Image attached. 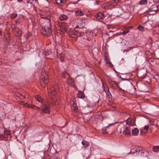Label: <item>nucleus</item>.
<instances>
[{
    "instance_id": "a19ab883",
    "label": "nucleus",
    "mask_w": 159,
    "mask_h": 159,
    "mask_svg": "<svg viewBox=\"0 0 159 159\" xmlns=\"http://www.w3.org/2000/svg\"><path fill=\"white\" fill-rule=\"evenodd\" d=\"M41 18H43L46 19L47 18V17L46 16H43V15H42L41 16Z\"/></svg>"
},
{
    "instance_id": "7ed1b4c3",
    "label": "nucleus",
    "mask_w": 159,
    "mask_h": 159,
    "mask_svg": "<svg viewBox=\"0 0 159 159\" xmlns=\"http://www.w3.org/2000/svg\"><path fill=\"white\" fill-rule=\"evenodd\" d=\"M136 153V155L138 154H140L143 156L147 157L149 153L148 151L145 150L139 149L137 150L136 149L131 150V151L127 154V155L129 154H134Z\"/></svg>"
},
{
    "instance_id": "dca6fc26",
    "label": "nucleus",
    "mask_w": 159,
    "mask_h": 159,
    "mask_svg": "<svg viewBox=\"0 0 159 159\" xmlns=\"http://www.w3.org/2000/svg\"><path fill=\"white\" fill-rule=\"evenodd\" d=\"M48 76V74L47 73H46L45 72V70L44 69H43L41 71V77H43Z\"/></svg>"
},
{
    "instance_id": "473e14b6",
    "label": "nucleus",
    "mask_w": 159,
    "mask_h": 159,
    "mask_svg": "<svg viewBox=\"0 0 159 159\" xmlns=\"http://www.w3.org/2000/svg\"><path fill=\"white\" fill-rule=\"evenodd\" d=\"M74 34L76 35V36L77 37H79L80 36L81 34L78 31H75V32Z\"/></svg>"
},
{
    "instance_id": "412c9836",
    "label": "nucleus",
    "mask_w": 159,
    "mask_h": 159,
    "mask_svg": "<svg viewBox=\"0 0 159 159\" xmlns=\"http://www.w3.org/2000/svg\"><path fill=\"white\" fill-rule=\"evenodd\" d=\"M82 143L85 147H88L89 145V143L85 140L83 141Z\"/></svg>"
},
{
    "instance_id": "20e7f679",
    "label": "nucleus",
    "mask_w": 159,
    "mask_h": 159,
    "mask_svg": "<svg viewBox=\"0 0 159 159\" xmlns=\"http://www.w3.org/2000/svg\"><path fill=\"white\" fill-rule=\"evenodd\" d=\"M58 88V86L55 85L54 87L51 88L48 91V93L50 98L53 99L55 97L57 93V90Z\"/></svg>"
},
{
    "instance_id": "6ab92c4d",
    "label": "nucleus",
    "mask_w": 159,
    "mask_h": 159,
    "mask_svg": "<svg viewBox=\"0 0 159 159\" xmlns=\"http://www.w3.org/2000/svg\"><path fill=\"white\" fill-rule=\"evenodd\" d=\"M35 98L39 102H43V100L39 95H36Z\"/></svg>"
},
{
    "instance_id": "c85d7f7f",
    "label": "nucleus",
    "mask_w": 159,
    "mask_h": 159,
    "mask_svg": "<svg viewBox=\"0 0 159 159\" xmlns=\"http://www.w3.org/2000/svg\"><path fill=\"white\" fill-rule=\"evenodd\" d=\"M26 107H28L31 108H32V109H34L35 110H36V106H35L34 105H31L28 104V105H27V106Z\"/></svg>"
},
{
    "instance_id": "a18cd8bd",
    "label": "nucleus",
    "mask_w": 159,
    "mask_h": 159,
    "mask_svg": "<svg viewBox=\"0 0 159 159\" xmlns=\"http://www.w3.org/2000/svg\"><path fill=\"white\" fill-rule=\"evenodd\" d=\"M17 1L19 2H21L22 1V0H17Z\"/></svg>"
},
{
    "instance_id": "4be33fe9",
    "label": "nucleus",
    "mask_w": 159,
    "mask_h": 159,
    "mask_svg": "<svg viewBox=\"0 0 159 159\" xmlns=\"http://www.w3.org/2000/svg\"><path fill=\"white\" fill-rule=\"evenodd\" d=\"M24 16L20 15V16L19 18L16 20V23H19L20 21L24 19Z\"/></svg>"
},
{
    "instance_id": "b1692460",
    "label": "nucleus",
    "mask_w": 159,
    "mask_h": 159,
    "mask_svg": "<svg viewBox=\"0 0 159 159\" xmlns=\"http://www.w3.org/2000/svg\"><path fill=\"white\" fill-rule=\"evenodd\" d=\"M104 87V89L106 93L108 94L109 92V89L108 87L105 84V85L103 87Z\"/></svg>"
},
{
    "instance_id": "8fccbe9b",
    "label": "nucleus",
    "mask_w": 159,
    "mask_h": 159,
    "mask_svg": "<svg viewBox=\"0 0 159 159\" xmlns=\"http://www.w3.org/2000/svg\"><path fill=\"white\" fill-rule=\"evenodd\" d=\"M128 83H129V84H131V83L129 81H128Z\"/></svg>"
},
{
    "instance_id": "4468645a",
    "label": "nucleus",
    "mask_w": 159,
    "mask_h": 159,
    "mask_svg": "<svg viewBox=\"0 0 159 159\" xmlns=\"http://www.w3.org/2000/svg\"><path fill=\"white\" fill-rule=\"evenodd\" d=\"M66 0H56V2L57 4H59L61 6L65 3Z\"/></svg>"
},
{
    "instance_id": "f704fd0d",
    "label": "nucleus",
    "mask_w": 159,
    "mask_h": 159,
    "mask_svg": "<svg viewBox=\"0 0 159 159\" xmlns=\"http://www.w3.org/2000/svg\"><path fill=\"white\" fill-rule=\"evenodd\" d=\"M138 29L142 31H143V27L141 25H139L138 27Z\"/></svg>"
},
{
    "instance_id": "5701e85b",
    "label": "nucleus",
    "mask_w": 159,
    "mask_h": 159,
    "mask_svg": "<svg viewBox=\"0 0 159 159\" xmlns=\"http://www.w3.org/2000/svg\"><path fill=\"white\" fill-rule=\"evenodd\" d=\"M152 150L154 152H157L159 151V146L153 147Z\"/></svg>"
},
{
    "instance_id": "c756f323",
    "label": "nucleus",
    "mask_w": 159,
    "mask_h": 159,
    "mask_svg": "<svg viewBox=\"0 0 159 159\" xmlns=\"http://www.w3.org/2000/svg\"><path fill=\"white\" fill-rule=\"evenodd\" d=\"M134 47H130L128 48L127 49L123 50V52H128L131 49H132Z\"/></svg>"
},
{
    "instance_id": "2f4dec72",
    "label": "nucleus",
    "mask_w": 159,
    "mask_h": 159,
    "mask_svg": "<svg viewBox=\"0 0 159 159\" xmlns=\"http://www.w3.org/2000/svg\"><path fill=\"white\" fill-rule=\"evenodd\" d=\"M17 16L16 14H12L11 15L10 17L11 19H14Z\"/></svg>"
},
{
    "instance_id": "49530a36",
    "label": "nucleus",
    "mask_w": 159,
    "mask_h": 159,
    "mask_svg": "<svg viewBox=\"0 0 159 159\" xmlns=\"http://www.w3.org/2000/svg\"><path fill=\"white\" fill-rule=\"evenodd\" d=\"M2 33V31L1 30H0V34H1Z\"/></svg>"
},
{
    "instance_id": "ddd939ff",
    "label": "nucleus",
    "mask_w": 159,
    "mask_h": 159,
    "mask_svg": "<svg viewBox=\"0 0 159 159\" xmlns=\"http://www.w3.org/2000/svg\"><path fill=\"white\" fill-rule=\"evenodd\" d=\"M54 105L57 107H59L60 106V102L58 99H56V100L54 101Z\"/></svg>"
},
{
    "instance_id": "f8f14e48",
    "label": "nucleus",
    "mask_w": 159,
    "mask_h": 159,
    "mask_svg": "<svg viewBox=\"0 0 159 159\" xmlns=\"http://www.w3.org/2000/svg\"><path fill=\"white\" fill-rule=\"evenodd\" d=\"M75 16H82L84 15V13L81 10H77L75 11Z\"/></svg>"
},
{
    "instance_id": "37998d69",
    "label": "nucleus",
    "mask_w": 159,
    "mask_h": 159,
    "mask_svg": "<svg viewBox=\"0 0 159 159\" xmlns=\"http://www.w3.org/2000/svg\"><path fill=\"white\" fill-rule=\"evenodd\" d=\"M76 105V104H75V102H73V104H72V107L74 106V105Z\"/></svg>"
},
{
    "instance_id": "79ce46f5",
    "label": "nucleus",
    "mask_w": 159,
    "mask_h": 159,
    "mask_svg": "<svg viewBox=\"0 0 159 159\" xmlns=\"http://www.w3.org/2000/svg\"><path fill=\"white\" fill-rule=\"evenodd\" d=\"M36 110H39L40 109L39 107H36Z\"/></svg>"
},
{
    "instance_id": "bb28decb",
    "label": "nucleus",
    "mask_w": 159,
    "mask_h": 159,
    "mask_svg": "<svg viewBox=\"0 0 159 159\" xmlns=\"http://www.w3.org/2000/svg\"><path fill=\"white\" fill-rule=\"evenodd\" d=\"M72 109L74 110L75 112H77L78 111V107L76 105H75L74 106L72 107Z\"/></svg>"
},
{
    "instance_id": "39448f33",
    "label": "nucleus",
    "mask_w": 159,
    "mask_h": 159,
    "mask_svg": "<svg viewBox=\"0 0 159 159\" xmlns=\"http://www.w3.org/2000/svg\"><path fill=\"white\" fill-rule=\"evenodd\" d=\"M120 124H123L125 125H129L131 127L134 125V123H132V119L131 118L129 117L126 121L121 122Z\"/></svg>"
},
{
    "instance_id": "393cba45",
    "label": "nucleus",
    "mask_w": 159,
    "mask_h": 159,
    "mask_svg": "<svg viewBox=\"0 0 159 159\" xmlns=\"http://www.w3.org/2000/svg\"><path fill=\"white\" fill-rule=\"evenodd\" d=\"M148 19L147 16H145L142 18V22L143 23H146L148 21Z\"/></svg>"
},
{
    "instance_id": "9d476101",
    "label": "nucleus",
    "mask_w": 159,
    "mask_h": 159,
    "mask_svg": "<svg viewBox=\"0 0 159 159\" xmlns=\"http://www.w3.org/2000/svg\"><path fill=\"white\" fill-rule=\"evenodd\" d=\"M104 16V14L101 12H99L97 13L95 16V17L98 20L102 19Z\"/></svg>"
},
{
    "instance_id": "a211bd4d",
    "label": "nucleus",
    "mask_w": 159,
    "mask_h": 159,
    "mask_svg": "<svg viewBox=\"0 0 159 159\" xmlns=\"http://www.w3.org/2000/svg\"><path fill=\"white\" fill-rule=\"evenodd\" d=\"M139 4L141 5H145L147 4V0H141L139 2Z\"/></svg>"
},
{
    "instance_id": "1a4fd4ad",
    "label": "nucleus",
    "mask_w": 159,
    "mask_h": 159,
    "mask_svg": "<svg viewBox=\"0 0 159 159\" xmlns=\"http://www.w3.org/2000/svg\"><path fill=\"white\" fill-rule=\"evenodd\" d=\"M120 2V0H113L110 2L109 4L112 6H114L117 5Z\"/></svg>"
},
{
    "instance_id": "58836bf2",
    "label": "nucleus",
    "mask_w": 159,
    "mask_h": 159,
    "mask_svg": "<svg viewBox=\"0 0 159 159\" xmlns=\"http://www.w3.org/2000/svg\"><path fill=\"white\" fill-rule=\"evenodd\" d=\"M148 125H146L144 127L143 129L144 130H147L148 129Z\"/></svg>"
},
{
    "instance_id": "0eeeda50",
    "label": "nucleus",
    "mask_w": 159,
    "mask_h": 159,
    "mask_svg": "<svg viewBox=\"0 0 159 159\" xmlns=\"http://www.w3.org/2000/svg\"><path fill=\"white\" fill-rule=\"evenodd\" d=\"M157 9L158 8L157 6L154 4L152 5V7L148 10V12L153 11V13H150V14L152 15H154L157 13L156 11Z\"/></svg>"
},
{
    "instance_id": "de8ad7c7",
    "label": "nucleus",
    "mask_w": 159,
    "mask_h": 159,
    "mask_svg": "<svg viewBox=\"0 0 159 159\" xmlns=\"http://www.w3.org/2000/svg\"><path fill=\"white\" fill-rule=\"evenodd\" d=\"M80 1V0H78L74 4H76V3H77V2H78V1Z\"/></svg>"
},
{
    "instance_id": "09e8293b",
    "label": "nucleus",
    "mask_w": 159,
    "mask_h": 159,
    "mask_svg": "<svg viewBox=\"0 0 159 159\" xmlns=\"http://www.w3.org/2000/svg\"><path fill=\"white\" fill-rule=\"evenodd\" d=\"M150 12V13H153V11H149V12Z\"/></svg>"
},
{
    "instance_id": "7c9ffc66",
    "label": "nucleus",
    "mask_w": 159,
    "mask_h": 159,
    "mask_svg": "<svg viewBox=\"0 0 159 159\" xmlns=\"http://www.w3.org/2000/svg\"><path fill=\"white\" fill-rule=\"evenodd\" d=\"M155 31L157 34H159V24L156 26L155 27Z\"/></svg>"
},
{
    "instance_id": "f257e3e1",
    "label": "nucleus",
    "mask_w": 159,
    "mask_h": 159,
    "mask_svg": "<svg viewBox=\"0 0 159 159\" xmlns=\"http://www.w3.org/2000/svg\"><path fill=\"white\" fill-rule=\"evenodd\" d=\"M118 131L120 133H123L125 135H129L131 134V128L130 126L125 125L123 124H120L118 126Z\"/></svg>"
},
{
    "instance_id": "c03bdc74",
    "label": "nucleus",
    "mask_w": 159,
    "mask_h": 159,
    "mask_svg": "<svg viewBox=\"0 0 159 159\" xmlns=\"http://www.w3.org/2000/svg\"><path fill=\"white\" fill-rule=\"evenodd\" d=\"M102 85L103 87L105 85V84H104L103 82H102Z\"/></svg>"
},
{
    "instance_id": "6e6552de",
    "label": "nucleus",
    "mask_w": 159,
    "mask_h": 159,
    "mask_svg": "<svg viewBox=\"0 0 159 159\" xmlns=\"http://www.w3.org/2000/svg\"><path fill=\"white\" fill-rule=\"evenodd\" d=\"M42 112L44 113L49 114L50 112L49 107L46 105H44L42 109Z\"/></svg>"
},
{
    "instance_id": "f03ea898",
    "label": "nucleus",
    "mask_w": 159,
    "mask_h": 159,
    "mask_svg": "<svg viewBox=\"0 0 159 159\" xmlns=\"http://www.w3.org/2000/svg\"><path fill=\"white\" fill-rule=\"evenodd\" d=\"M41 33L45 37H48L52 34V30L50 21L47 23L41 30Z\"/></svg>"
},
{
    "instance_id": "e433bc0d",
    "label": "nucleus",
    "mask_w": 159,
    "mask_h": 159,
    "mask_svg": "<svg viewBox=\"0 0 159 159\" xmlns=\"http://www.w3.org/2000/svg\"><path fill=\"white\" fill-rule=\"evenodd\" d=\"M113 84H115L117 87H119V83L114 81H112Z\"/></svg>"
},
{
    "instance_id": "ea45409f",
    "label": "nucleus",
    "mask_w": 159,
    "mask_h": 159,
    "mask_svg": "<svg viewBox=\"0 0 159 159\" xmlns=\"http://www.w3.org/2000/svg\"><path fill=\"white\" fill-rule=\"evenodd\" d=\"M68 80L69 81H70V82L72 83L73 82V80L70 77H69Z\"/></svg>"
},
{
    "instance_id": "cd10ccee",
    "label": "nucleus",
    "mask_w": 159,
    "mask_h": 159,
    "mask_svg": "<svg viewBox=\"0 0 159 159\" xmlns=\"http://www.w3.org/2000/svg\"><path fill=\"white\" fill-rule=\"evenodd\" d=\"M67 75H69V74H68L67 72H66V71L62 72L61 75L62 77L65 78L66 77V76Z\"/></svg>"
},
{
    "instance_id": "9b49d317",
    "label": "nucleus",
    "mask_w": 159,
    "mask_h": 159,
    "mask_svg": "<svg viewBox=\"0 0 159 159\" xmlns=\"http://www.w3.org/2000/svg\"><path fill=\"white\" fill-rule=\"evenodd\" d=\"M68 18V16L64 14L61 15L59 17L60 20L61 21L66 20Z\"/></svg>"
},
{
    "instance_id": "603ef678",
    "label": "nucleus",
    "mask_w": 159,
    "mask_h": 159,
    "mask_svg": "<svg viewBox=\"0 0 159 159\" xmlns=\"http://www.w3.org/2000/svg\"><path fill=\"white\" fill-rule=\"evenodd\" d=\"M61 61H63L62 59H61Z\"/></svg>"
},
{
    "instance_id": "3c124183",
    "label": "nucleus",
    "mask_w": 159,
    "mask_h": 159,
    "mask_svg": "<svg viewBox=\"0 0 159 159\" xmlns=\"http://www.w3.org/2000/svg\"><path fill=\"white\" fill-rule=\"evenodd\" d=\"M123 80H128V79H123Z\"/></svg>"
},
{
    "instance_id": "4c0bfd02",
    "label": "nucleus",
    "mask_w": 159,
    "mask_h": 159,
    "mask_svg": "<svg viewBox=\"0 0 159 159\" xmlns=\"http://www.w3.org/2000/svg\"><path fill=\"white\" fill-rule=\"evenodd\" d=\"M115 123H112V124H109L106 127H105V128H107L110 127L111 126H112L113 125H114V124H115Z\"/></svg>"
},
{
    "instance_id": "c9c22d12",
    "label": "nucleus",
    "mask_w": 159,
    "mask_h": 159,
    "mask_svg": "<svg viewBox=\"0 0 159 159\" xmlns=\"http://www.w3.org/2000/svg\"><path fill=\"white\" fill-rule=\"evenodd\" d=\"M18 34L16 35L17 36H19L21 35L22 31L20 30H18L17 31Z\"/></svg>"
},
{
    "instance_id": "2eb2a0df",
    "label": "nucleus",
    "mask_w": 159,
    "mask_h": 159,
    "mask_svg": "<svg viewBox=\"0 0 159 159\" xmlns=\"http://www.w3.org/2000/svg\"><path fill=\"white\" fill-rule=\"evenodd\" d=\"M131 130L133 135H137L139 132V130L137 128H135L134 129H131Z\"/></svg>"
},
{
    "instance_id": "423d86ee",
    "label": "nucleus",
    "mask_w": 159,
    "mask_h": 159,
    "mask_svg": "<svg viewBox=\"0 0 159 159\" xmlns=\"http://www.w3.org/2000/svg\"><path fill=\"white\" fill-rule=\"evenodd\" d=\"M41 84L43 87H45L46 85L48 84V76L41 77Z\"/></svg>"
},
{
    "instance_id": "72a5a7b5",
    "label": "nucleus",
    "mask_w": 159,
    "mask_h": 159,
    "mask_svg": "<svg viewBox=\"0 0 159 159\" xmlns=\"http://www.w3.org/2000/svg\"><path fill=\"white\" fill-rule=\"evenodd\" d=\"M10 131L5 130L4 134L6 135H9L10 134Z\"/></svg>"
},
{
    "instance_id": "a878e982",
    "label": "nucleus",
    "mask_w": 159,
    "mask_h": 159,
    "mask_svg": "<svg viewBox=\"0 0 159 159\" xmlns=\"http://www.w3.org/2000/svg\"><path fill=\"white\" fill-rule=\"evenodd\" d=\"M129 31V30L128 28H127L122 32V34L125 35L128 33Z\"/></svg>"
},
{
    "instance_id": "aec40b11",
    "label": "nucleus",
    "mask_w": 159,
    "mask_h": 159,
    "mask_svg": "<svg viewBox=\"0 0 159 159\" xmlns=\"http://www.w3.org/2000/svg\"><path fill=\"white\" fill-rule=\"evenodd\" d=\"M105 60L107 64H109V65L111 67L113 65L112 64L111 62L110 61V60L107 57H105Z\"/></svg>"
},
{
    "instance_id": "f3484780",
    "label": "nucleus",
    "mask_w": 159,
    "mask_h": 159,
    "mask_svg": "<svg viewBox=\"0 0 159 159\" xmlns=\"http://www.w3.org/2000/svg\"><path fill=\"white\" fill-rule=\"evenodd\" d=\"M85 95L84 93L82 91H80L78 94V97L79 98H84Z\"/></svg>"
},
{
    "instance_id": "864d4df0",
    "label": "nucleus",
    "mask_w": 159,
    "mask_h": 159,
    "mask_svg": "<svg viewBox=\"0 0 159 159\" xmlns=\"http://www.w3.org/2000/svg\"><path fill=\"white\" fill-rule=\"evenodd\" d=\"M78 26H76V28H78Z\"/></svg>"
}]
</instances>
